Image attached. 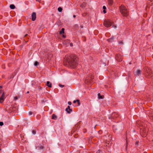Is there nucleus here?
<instances>
[{
	"label": "nucleus",
	"mask_w": 153,
	"mask_h": 153,
	"mask_svg": "<svg viewBox=\"0 0 153 153\" xmlns=\"http://www.w3.org/2000/svg\"><path fill=\"white\" fill-rule=\"evenodd\" d=\"M4 92H3V94L1 96V97H0V103H1L3 102L4 101Z\"/></svg>",
	"instance_id": "obj_9"
},
{
	"label": "nucleus",
	"mask_w": 153,
	"mask_h": 153,
	"mask_svg": "<svg viewBox=\"0 0 153 153\" xmlns=\"http://www.w3.org/2000/svg\"><path fill=\"white\" fill-rule=\"evenodd\" d=\"M51 119L54 120H56L57 119L56 116L55 114H53L52 115Z\"/></svg>",
	"instance_id": "obj_11"
},
{
	"label": "nucleus",
	"mask_w": 153,
	"mask_h": 153,
	"mask_svg": "<svg viewBox=\"0 0 153 153\" xmlns=\"http://www.w3.org/2000/svg\"><path fill=\"white\" fill-rule=\"evenodd\" d=\"M118 116V115L115 113H113L112 114V117H113V116H115V117H117Z\"/></svg>",
	"instance_id": "obj_14"
},
{
	"label": "nucleus",
	"mask_w": 153,
	"mask_h": 153,
	"mask_svg": "<svg viewBox=\"0 0 153 153\" xmlns=\"http://www.w3.org/2000/svg\"><path fill=\"white\" fill-rule=\"evenodd\" d=\"M78 58L74 54H71L67 58V62L69 65L72 68H75L77 65Z\"/></svg>",
	"instance_id": "obj_1"
},
{
	"label": "nucleus",
	"mask_w": 153,
	"mask_h": 153,
	"mask_svg": "<svg viewBox=\"0 0 153 153\" xmlns=\"http://www.w3.org/2000/svg\"><path fill=\"white\" fill-rule=\"evenodd\" d=\"M10 8L12 9H13L15 7V5L13 4L10 5Z\"/></svg>",
	"instance_id": "obj_15"
},
{
	"label": "nucleus",
	"mask_w": 153,
	"mask_h": 153,
	"mask_svg": "<svg viewBox=\"0 0 153 153\" xmlns=\"http://www.w3.org/2000/svg\"><path fill=\"white\" fill-rule=\"evenodd\" d=\"M27 34H25V37L26 36H27Z\"/></svg>",
	"instance_id": "obj_39"
},
{
	"label": "nucleus",
	"mask_w": 153,
	"mask_h": 153,
	"mask_svg": "<svg viewBox=\"0 0 153 153\" xmlns=\"http://www.w3.org/2000/svg\"><path fill=\"white\" fill-rule=\"evenodd\" d=\"M142 71L140 70H137L136 71L134 72V74L136 76H139L141 75Z\"/></svg>",
	"instance_id": "obj_7"
},
{
	"label": "nucleus",
	"mask_w": 153,
	"mask_h": 153,
	"mask_svg": "<svg viewBox=\"0 0 153 153\" xmlns=\"http://www.w3.org/2000/svg\"><path fill=\"white\" fill-rule=\"evenodd\" d=\"M127 146H128V142L126 141V145L125 150L126 151L127 150Z\"/></svg>",
	"instance_id": "obj_22"
},
{
	"label": "nucleus",
	"mask_w": 153,
	"mask_h": 153,
	"mask_svg": "<svg viewBox=\"0 0 153 153\" xmlns=\"http://www.w3.org/2000/svg\"><path fill=\"white\" fill-rule=\"evenodd\" d=\"M4 125V123L3 122H0V126H2Z\"/></svg>",
	"instance_id": "obj_26"
},
{
	"label": "nucleus",
	"mask_w": 153,
	"mask_h": 153,
	"mask_svg": "<svg viewBox=\"0 0 153 153\" xmlns=\"http://www.w3.org/2000/svg\"><path fill=\"white\" fill-rule=\"evenodd\" d=\"M93 79L92 74H89L88 76L86 78L85 83H91L92 80Z\"/></svg>",
	"instance_id": "obj_4"
},
{
	"label": "nucleus",
	"mask_w": 153,
	"mask_h": 153,
	"mask_svg": "<svg viewBox=\"0 0 153 153\" xmlns=\"http://www.w3.org/2000/svg\"><path fill=\"white\" fill-rule=\"evenodd\" d=\"M76 100H75L74 101H73V102H74V103H76Z\"/></svg>",
	"instance_id": "obj_36"
},
{
	"label": "nucleus",
	"mask_w": 153,
	"mask_h": 153,
	"mask_svg": "<svg viewBox=\"0 0 153 153\" xmlns=\"http://www.w3.org/2000/svg\"><path fill=\"white\" fill-rule=\"evenodd\" d=\"M59 87H61V88H63L64 87V85H61V84H59Z\"/></svg>",
	"instance_id": "obj_27"
},
{
	"label": "nucleus",
	"mask_w": 153,
	"mask_h": 153,
	"mask_svg": "<svg viewBox=\"0 0 153 153\" xmlns=\"http://www.w3.org/2000/svg\"><path fill=\"white\" fill-rule=\"evenodd\" d=\"M36 1L40 2L41 1V0H36Z\"/></svg>",
	"instance_id": "obj_37"
},
{
	"label": "nucleus",
	"mask_w": 153,
	"mask_h": 153,
	"mask_svg": "<svg viewBox=\"0 0 153 153\" xmlns=\"http://www.w3.org/2000/svg\"><path fill=\"white\" fill-rule=\"evenodd\" d=\"M29 93V91H27V94H28Z\"/></svg>",
	"instance_id": "obj_40"
},
{
	"label": "nucleus",
	"mask_w": 153,
	"mask_h": 153,
	"mask_svg": "<svg viewBox=\"0 0 153 153\" xmlns=\"http://www.w3.org/2000/svg\"><path fill=\"white\" fill-rule=\"evenodd\" d=\"M103 12L104 13H106V11L105 10H103Z\"/></svg>",
	"instance_id": "obj_34"
},
{
	"label": "nucleus",
	"mask_w": 153,
	"mask_h": 153,
	"mask_svg": "<svg viewBox=\"0 0 153 153\" xmlns=\"http://www.w3.org/2000/svg\"><path fill=\"white\" fill-rule=\"evenodd\" d=\"M39 63L37 61L35 62L34 63V65L35 66H37L39 65Z\"/></svg>",
	"instance_id": "obj_20"
},
{
	"label": "nucleus",
	"mask_w": 153,
	"mask_h": 153,
	"mask_svg": "<svg viewBox=\"0 0 153 153\" xmlns=\"http://www.w3.org/2000/svg\"><path fill=\"white\" fill-rule=\"evenodd\" d=\"M68 105H71V104H72V103L70 101H68Z\"/></svg>",
	"instance_id": "obj_29"
},
{
	"label": "nucleus",
	"mask_w": 153,
	"mask_h": 153,
	"mask_svg": "<svg viewBox=\"0 0 153 153\" xmlns=\"http://www.w3.org/2000/svg\"><path fill=\"white\" fill-rule=\"evenodd\" d=\"M65 29L64 28H62L61 31L60 32V34H62L64 33Z\"/></svg>",
	"instance_id": "obj_16"
},
{
	"label": "nucleus",
	"mask_w": 153,
	"mask_h": 153,
	"mask_svg": "<svg viewBox=\"0 0 153 153\" xmlns=\"http://www.w3.org/2000/svg\"><path fill=\"white\" fill-rule=\"evenodd\" d=\"M32 114H33V112L31 111H30L29 112V114L30 115H31Z\"/></svg>",
	"instance_id": "obj_30"
},
{
	"label": "nucleus",
	"mask_w": 153,
	"mask_h": 153,
	"mask_svg": "<svg viewBox=\"0 0 153 153\" xmlns=\"http://www.w3.org/2000/svg\"><path fill=\"white\" fill-rule=\"evenodd\" d=\"M114 39V37H111L110 38L107 39V41L109 42H111L112 40H113Z\"/></svg>",
	"instance_id": "obj_17"
},
{
	"label": "nucleus",
	"mask_w": 153,
	"mask_h": 153,
	"mask_svg": "<svg viewBox=\"0 0 153 153\" xmlns=\"http://www.w3.org/2000/svg\"><path fill=\"white\" fill-rule=\"evenodd\" d=\"M97 153H100V152H97Z\"/></svg>",
	"instance_id": "obj_42"
},
{
	"label": "nucleus",
	"mask_w": 153,
	"mask_h": 153,
	"mask_svg": "<svg viewBox=\"0 0 153 153\" xmlns=\"http://www.w3.org/2000/svg\"><path fill=\"white\" fill-rule=\"evenodd\" d=\"M66 111L68 113H70L72 111L71 109H70V107L69 106H68V107L66 108Z\"/></svg>",
	"instance_id": "obj_10"
},
{
	"label": "nucleus",
	"mask_w": 153,
	"mask_h": 153,
	"mask_svg": "<svg viewBox=\"0 0 153 153\" xmlns=\"http://www.w3.org/2000/svg\"><path fill=\"white\" fill-rule=\"evenodd\" d=\"M43 146H41L40 147H39V149H43Z\"/></svg>",
	"instance_id": "obj_31"
},
{
	"label": "nucleus",
	"mask_w": 153,
	"mask_h": 153,
	"mask_svg": "<svg viewBox=\"0 0 153 153\" xmlns=\"http://www.w3.org/2000/svg\"><path fill=\"white\" fill-rule=\"evenodd\" d=\"M73 17L74 18H75L76 17V16L75 15H73Z\"/></svg>",
	"instance_id": "obj_38"
},
{
	"label": "nucleus",
	"mask_w": 153,
	"mask_h": 153,
	"mask_svg": "<svg viewBox=\"0 0 153 153\" xmlns=\"http://www.w3.org/2000/svg\"><path fill=\"white\" fill-rule=\"evenodd\" d=\"M70 46H71V47H72V46H73V43H70Z\"/></svg>",
	"instance_id": "obj_33"
},
{
	"label": "nucleus",
	"mask_w": 153,
	"mask_h": 153,
	"mask_svg": "<svg viewBox=\"0 0 153 153\" xmlns=\"http://www.w3.org/2000/svg\"><path fill=\"white\" fill-rule=\"evenodd\" d=\"M113 22H111L110 20H105L104 22V26L106 27H109L111 26L113 24Z\"/></svg>",
	"instance_id": "obj_5"
},
{
	"label": "nucleus",
	"mask_w": 153,
	"mask_h": 153,
	"mask_svg": "<svg viewBox=\"0 0 153 153\" xmlns=\"http://www.w3.org/2000/svg\"><path fill=\"white\" fill-rule=\"evenodd\" d=\"M1 150V149H0V150Z\"/></svg>",
	"instance_id": "obj_46"
},
{
	"label": "nucleus",
	"mask_w": 153,
	"mask_h": 153,
	"mask_svg": "<svg viewBox=\"0 0 153 153\" xmlns=\"http://www.w3.org/2000/svg\"><path fill=\"white\" fill-rule=\"evenodd\" d=\"M32 133H33V134H36V131H35L33 130L32 131Z\"/></svg>",
	"instance_id": "obj_25"
},
{
	"label": "nucleus",
	"mask_w": 153,
	"mask_h": 153,
	"mask_svg": "<svg viewBox=\"0 0 153 153\" xmlns=\"http://www.w3.org/2000/svg\"><path fill=\"white\" fill-rule=\"evenodd\" d=\"M1 87H1V86H0V88H1Z\"/></svg>",
	"instance_id": "obj_44"
},
{
	"label": "nucleus",
	"mask_w": 153,
	"mask_h": 153,
	"mask_svg": "<svg viewBox=\"0 0 153 153\" xmlns=\"http://www.w3.org/2000/svg\"><path fill=\"white\" fill-rule=\"evenodd\" d=\"M115 59L117 61L120 62L122 61V57L120 55L117 54L116 55Z\"/></svg>",
	"instance_id": "obj_6"
},
{
	"label": "nucleus",
	"mask_w": 153,
	"mask_h": 153,
	"mask_svg": "<svg viewBox=\"0 0 153 153\" xmlns=\"http://www.w3.org/2000/svg\"><path fill=\"white\" fill-rule=\"evenodd\" d=\"M76 102H78V105H79L80 104V102L79 100L78 99V100H76Z\"/></svg>",
	"instance_id": "obj_23"
},
{
	"label": "nucleus",
	"mask_w": 153,
	"mask_h": 153,
	"mask_svg": "<svg viewBox=\"0 0 153 153\" xmlns=\"http://www.w3.org/2000/svg\"><path fill=\"white\" fill-rule=\"evenodd\" d=\"M18 99V98L17 96H16V97H14V100H17Z\"/></svg>",
	"instance_id": "obj_28"
},
{
	"label": "nucleus",
	"mask_w": 153,
	"mask_h": 153,
	"mask_svg": "<svg viewBox=\"0 0 153 153\" xmlns=\"http://www.w3.org/2000/svg\"><path fill=\"white\" fill-rule=\"evenodd\" d=\"M58 11L59 12H61L62 10V8L61 7H59L58 9Z\"/></svg>",
	"instance_id": "obj_21"
},
{
	"label": "nucleus",
	"mask_w": 153,
	"mask_h": 153,
	"mask_svg": "<svg viewBox=\"0 0 153 153\" xmlns=\"http://www.w3.org/2000/svg\"><path fill=\"white\" fill-rule=\"evenodd\" d=\"M116 26H114V28H116Z\"/></svg>",
	"instance_id": "obj_43"
},
{
	"label": "nucleus",
	"mask_w": 153,
	"mask_h": 153,
	"mask_svg": "<svg viewBox=\"0 0 153 153\" xmlns=\"http://www.w3.org/2000/svg\"><path fill=\"white\" fill-rule=\"evenodd\" d=\"M11 110V111H12L13 110H13H13Z\"/></svg>",
	"instance_id": "obj_41"
},
{
	"label": "nucleus",
	"mask_w": 153,
	"mask_h": 153,
	"mask_svg": "<svg viewBox=\"0 0 153 153\" xmlns=\"http://www.w3.org/2000/svg\"><path fill=\"white\" fill-rule=\"evenodd\" d=\"M119 8L120 13L123 16H127L128 15V11L124 5H122Z\"/></svg>",
	"instance_id": "obj_3"
},
{
	"label": "nucleus",
	"mask_w": 153,
	"mask_h": 153,
	"mask_svg": "<svg viewBox=\"0 0 153 153\" xmlns=\"http://www.w3.org/2000/svg\"><path fill=\"white\" fill-rule=\"evenodd\" d=\"M119 44H121L122 45H123V41H121L119 42Z\"/></svg>",
	"instance_id": "obj_24"
},
{
	"label": "nucleus",
	"mask_w": 153,
	"mask_h": 153,
	"mask_svg": "<svg viewBox=\"0 0 153 153\" xmlns=\"http://www.w3.org/2000/svg\"><path fill=\"white\" fill-rule=\"evenodd\" d=\"M46 85L49 88L52 87V84L49 81L47 82Z\"/></svg>",
	"instance_id": "obj_12"
},
{
	"label": "nucleus",
	"mask_w": 153,
	"mask_h": 153,
	"mask_svg": "<svg viewBox=\"0 0 153 153\" xmlns=\"http://www.w3.org/2000/svg\"><path fill=\"white\" fill-rule=\"evenodd\" d=\"M31 16L32 20L33 21H35L36 18V13L35 12L33 13L32 14Z\"/></svg>",
	"instance_id": "obj_8"
},
{
	"label": "nucleus",
	"mask_w": 153,
	"mask_h": 153,
	"mask_svg": "<svg viewBox=\"0 0 153 153\" xmlns=\"http://www.w3.org/2000/svg\"><path fill=\"white\" fill-rule=\"evenodd\" d=\"M103 10H105L106 9L105 6H103Z\"/></svg>",
	"instance_id": "obj_32"
},
{
	"label": "nucleus",
	"mask_w": 153,
	"mask_h": 153,
	"mask_svg": "<svg viewBox=\"0 0 153 153\" xmlns=\"http://www.w3.org/2000/svg\"><path fill=\"white\" fill-rule=\"evenodd\" d=\"M85 6V3H83L82 4L80 5V7H84Z\"/></svg>",
	"instance_id": "obj_19"
},
{
	"label": "nucleus",
	"mask_w": 153,
	"mask_h": 153,
	"mask_svg": "<svg viewBox=\"0 0 153 153\" xmlns=\"http://www.w3.org/2000/svg\"><path fill=\"white\" fill-rule=\"evenodd\" d=\"M139 143V142L138 141H136V142H135V145H137L138 143Z\"/></svg>",
	"instance_id": "obj_35"
},
{
	"label": "nucleus",
	"mask_w": 153,
	"mask_h": 153,
	"mask_svg": "<svg viewBox=\"0 0 153 153\" xmlns=\"http://www.w3.org/2000/svg\"><path fill=\"white\" fill-rule=\"evenodd\" d=\"M113 3V0H108V4L110 5H111Z\"/></svg>",
	"instance_id": "obj_13"
},
{
	"label": "nucleus",
	"mask_w": 153,
	"mask_h": 153,
	"mask_svg": "<svg viewBox=\"0 0 153 153\" xmlns=\"http://www.w3.org/2000/svg\"><path fill=\"white\" fill-rule=\"evenodd\" d=\"M0 145H1V143H0Z\"/></svg>",
	"instance_id": "obj_45"
},
{
	"label": "nucleus",
	"mask_w": 153,
	"mask_h": 153,
	"mask_svg": "<svg viewBox=\"0 0 153 153\" xmlns=\"http://www.w3.org/2000/svg\"><path fill=\"white\" fill-rule=\"evenodd\" d=\"M98 98L99 99H102V96L101 95V94L100 93H98Z\"/></svg>",
	"instance_id": "obj_18"
},
{
	"label": "nucleus",
	"mask_w": 153,
	"mask_h": 153,
	"mask_svg": "<svg viewBox=\"0 0 153 153\" xmlns=\"http://www.w3.org/2000/svg\"><path fill=\"white\" fill-rule=\"evenodd\" d=\"M136 123L139 126L141 135L143 137H145L147 134L148 129L146 128L144 124L140 121H137Z\"/></svg>",
	"instance_id": "obj_2"
}]
</instances>
